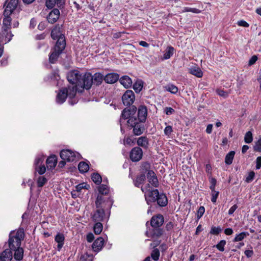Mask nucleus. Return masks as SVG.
Masks as SVG:
<instances>
[{
	"label": "nucleus",
	"instance_id": "obj_1",
	"mask_svg": "<svg viewBox=\"0 0 261 261\" xmlns=\"http://www.w3.org/2000/svg\"><path fill=\"white\" fill-rule=\"evenodd\" d=\"M67 78L70 84L79 86L81 89L89 90L93 84L92 75L90 73H82L77 70L69 71L67 74Z\"/></svg>",
	"mask_w": 261,
	"mask_h": 261
},
{
	"label": "nucleus",
	"instance_id": "obj_2",
	"mask_svg": "<svg viewBox=\"0 0 261 261\" xmlns=\"http://www.w3.org/2000/svg\"><path fill=\"white\" fill-rule=\"evenodd\" d=\"M24 238V232L23 228L17 230L11 231L9 234L8 241L10 249H16L21 246V241Z\"/></svg>",
	"mask_w": 261,
	"mask_h": 261
},
{
	"label": "nucleus",
	"instance_id": "obj_3",
	"mask_svg": "<svg viewBox=\"0 0 261 261\" xmlns=\"http://www.w3.org/2000/svg\"><path fill=\"white\" fill-rule=\"evenodd\" d=\"M144 122H141L137 118H132L127 120V125L130 129H133V133L136 136L143 134L144 130Z\"/></svg>",
	"mask_w": 261,
	"mask_h": 261
},
{
	"label": "nucleus",
	"instance_id": "obj_4",
	"mask_svg": "<svg viewBox=\"0 0 261 261\" xmlns=\"http://www.w3.org/2000/svg\"><path fill=\"white\" fill-rule=\"evenodd\" d=\"M112 201L109 198L101 195H98L95 201L96 208L109 211L112 206Z\"/></svg>",
	"mask_w": 261,
	"mask_h": 261
},
{
	"label": "nucleus",
	"instance_id": "obj_5",
	"mask_svg": "<svg viewBox=\"0 0 261 261\" xmlns=\"http://www.w3.org/2000/svg\"><path fill=\"white\" fill-rule=\"evenodd\" d=\"M61 159L67 162H73L80 159V154L69 149L62 150L60 152Z\"/></svg>",
	"mask_w": 261,
	"mask_h": 261
},
{
	"label": "nucleus",
	"instance_id": "obj_6",
	"mask_svg": "<svg viewBox=\"0 0 261 261\" xmlns=\"http://www.w3.org/2000/svg\"><path fill=\"white\" fill-rule=\"evenodd\" d=\"M135 99V94L132 90H126L122 96L123 103L126 106L132 105L134 103Z\"/></svg>",
	"mask_w": 261,
	"mask_h": 261
},
{
	"label": "nucleus",
	"instance_id": "obj_7",
	"mask_svg": "<svg viewBox=\"0 0 261 261\" xmlns=\"http://www.w3.org/2000/svg\"><path fill=\"white\" fill-rule=\"evenodd\" d=\"M137 109L135 106H133L130 109H127L126 108L124 109L121 113V118L120 121L122 122V120L128 119L127 120H129V119L132 118H136L135 114L137 111Z\"/></svg>",
	"mask_w": 261,
	"mask_h": 261
},
{
	"label": "nucleus",
	"instance_id": "obj_8",
	"mask_svg": "<svg viewBox=\"0 0 261 261\" xmlns=\"http://www.w3.org/2000/svg\"><path fill=\"white\" fill-rule=\"evenodd\" d=\"M143 151L139 147H134L129 153V157L133 162H138L142 158Z\"/></svg>",
	"mask_w": 261,
	"mask_h": 261
},
{
	"label": "nucleus",
	"instance_id": "obj_9",
	"mask_svg": "<svg viewBox=\"0 0 261 261\" xmlns=\"http://www.w3.org/2000/svg\"><path fill=\"white\" fill-rule=\"evenodd\" d=\"M11 15H6L4 12V18L3 21V25L2 27V32H4L5 34L8 35V31L11 30L12 19L10 17Z\"/></svg>",
	"mask_w": 261,
	"mask_h": 261
},
{
	"label": "nucleus",
	"instance_id": "obj_10",
	"mask_svg": "<svg viewBox=\"0 0 261 261\" xmlns=\"http://www.w3.org/2000/svg\"><path fill=\"white\" fill-rule=\"evenodd\" d=\"M67 91V95L70 99L74 98L76 95V92L81 93L84 89H81L80 87L76 85L68 86L67 88H64Z\"/></svg>",
	"mask_w": 261,
	"mask_h": 261
},
{
	"label": "nucleus",
	"instance_id": "obj_11",
	"mask_svg": "<svg viewBox=\"0 0 261 261\" xmlns=\"http://www.w3.org/2000/svg\"><path fill=\"white\" fill-rule=\"evenodd\" d=\"M159 193L158 190L153 189L146 192V193H144L145 200L148 204L155 202L156 197L159 196Z\"/></svg>",
	"mask_w": 261,
	"mask_h": 261
},
{
	"label": "nucleus",
	"instance_id": "obj_12",
	"mask_svg": "<svg viewBox=\"0 0 261 261\" xmlns=\"http://www.w3.org/2000/svg\"><path fill=\"white\" fill-rule=\"evenodd\" d=\"M106 211L102 208H96V211L92 215L91 218L92 220L94 222L102 221L106 217Z\"/></svg>",
	"mask_w": 261,
	"mask_h": 261
},
{
	"label": "nucleus",
	"instance_id": "obj_13",
	"mask_svg": "<svg viewBox=\"0 0 261 261\" xmlns=\"http://www.w3.org/2000/svg\"><path fill=\"white\" fill-rule=\"evenodd\" d=\"M19 0H10L8 2L4 11L6 15H11L13 12L16 9Z\"/></svg>",
	"mask_w": 261,
	"mask_h": 261
},
{
	"label": "nucleus",
	"instance_id": "obj_14",
	"mask_svg": "<svg viewBox=\"0 0 261 261\" xmlns=\"http://www.w3.org/2000/svg\"><path fill=\"white\" fill-rule=\"evenodd\" d=\"M164 222V217L159 214L153 216L150 220V225L153 228H159L162 225Z\"/></svg>",
	"mask_w": 261,
	"mask_h": 261
},
{
	"label": "nucleus",
	"instance_id": "obj_15",
	"mask_svg": "<svg viewBox=\"0 0 261 261\" xmlns=\"http://www.w3.org/2000/svg\"><path fill=\"white\" fill-rule=\"evenodd\" d=\"M147 116V109L145 106H140L138 109V120L141 122H145Z\"/></svg>",
	"mask_w": 261,
	"mask_h": 261
},
{
	"label": "nucleus",
	"instance_id": "obj_16",
	"mask_svg": "<svg viewBox=\"0 0 261 261\" xmlns=\"http://www.w3.org/2000/svg\"><path fill=\"white\" fill-rule=\"evenodd\" d=\"M60 15L59 10L58 9H54L47 17L48 22L52 24L55 23L59 18Z\"/></svg>",
	"mask_w": 261,
	"mask_h": 261
},
{
	"label": "nucleus",
	"instance_id": "obj_17",
	"mask_svg": "<svg viewBox=\"0 0 261 261\" xmlns=\"http://www.w3.org/2000/svg\"><path fill=\"white\" fill-rule=\"evenodd\" d=\"M104 244V239L102 237H99L95 240L92 245L93 251L97 253L102 248Z\"/></svg>",
	"mask_w": 261,
	"mask_h": 261
},
{
	"label": "nucleus",
	"instance_id": "obj_18",
	"mask_svg": "<svg viewBox=\"0 0 261 261\" xmlns=\"http://www.w3.org/2000/svg\"><path fill=\"white\" fill-rule=\"evenodd\" d=\"M147 176L149 184H150L154 187H158V179L153 171H148V172L147 173Z\"/></svg>",
	"mask_w": 261,
	"mask_h": 261
},
{
	"label": "nucleus",
	"instance_id": "obj_19",
	"mask_svg": "<svg viewBox=\"0 0 261 261\" xmlns=\"http://www.w3.org/2000/svg\"><path fill=\"white\" fill-rule=\"evenodd\" d=\"M54 47V49L62 53L66 46L65 36H61L58 39Z\"/></svg>",
	"mask_w": 261,
	"mask_h": 261
},
{
	"label": "nucleus",
	"instance_id": "obj_20",
	"mask_svg": "<svg viewBox=\"0 0 261 261\" xmlns=\"http://www.w3.org/2000/svg\"><path fill=\"white\" fill-rule=\"evenodd\" d=\"M57 157L56 155H52L49 156L46 161L47 168L48 170H53L54 169L57 164Z\"/></svg>",
	"mask_w": 261,
	"mask_h": 261
},
{
	"label": "nucleus",
	"instance_id": "obj_21",
	"mask_svg": "<svg viewBox=\"0 0 261 261\" xmlns=\"http://www.w3.org/2000/svg\"><path fill=\"white\" fill-rule=\"evenodd\" d=\"M119 78L118 74L110 73L107 74L104 77L105 81L108 84H113L116 82Z\"/></svg>",
	"mask_w": 261,
	"mask_h": 261
},
{
	"label": "nucleus",
	"instance_id": "obj_22",
	"mask_svg": "<svg viewBox=\"0 0 261 261\" xmlns=\"http://www.w3.org/2000/svg\"><path fill=\"white\" fill-rule=\"evenodd\" d=\"M62 27V25L57 24L51 31V36L54 40L57 39L61 36H64L61 33Z\"/></svg>",
	"mask_w": 261,
	"mask_h": 261
},
{
	"label": "nucleus",
	"instance_id": "obj_23",
	"mask_svg": "<svg viewBox=\"0 0 261 261\" xmlns=\"http://www.w3.org/2000/svg\"><path fill=\"white\" fill-rule=\"evenodd\" d=\"M67 91L64 88L61 89L57 95L56 101L58 103H63L67 97Z\"/></svg>",
	"mask_w": 261,
	"mask_h": 261
},
{
	"label": "nucleus",
	"instance_id": "obj_24",
	"mask_svg": "<svg viewBox=\"0 0 261 261\" xmlns=\"http://www.w3.org/2000/svg\"><path fill=\"white\" fill-rule=\"evenodd\" d=\"M1 261H11L12 258V253L10 249H6L0 254Z\"/></svg>",
	"mask_w": 261,
	"mask_h": 261
},
{
	"label": "nucleus",
	"instance_id": "obj_25",
	"mask_svg": "<svg viewBox=\"0 0 261 261\" xmlns=\"http://www.w3.org/2000/svg\"><path fill=\"white\" fill-rule=\"evenodd\" d=\"M156 201L160 206H165L168 203L167 198L164 194H160L159 193V196L156 197Z\"/></svg>",
	"mask_w": 261,
	"mask_h": 261
},
{
	"label": "nucleus",
	"instance_id": "obj_26",
	"mask_svg": "<svg viewBox=\"0 0 261 261\" xmlns=\"http://www.w3.org/2000/svg\"><path fill=\"white\" fill-rule=\"evenodd\" d=\"M119 82L126 88H128L132 85V79L127 75L122 76L119 79Z\"/></svg>",
	"mask_w": 261,
	"mask_h": 261
},
{
	"label": "nucleus",
	"instance_id": "obj_27",
	"mask_svg": "<svg viewBox=\"0 0 261 261\" xmlns=\"http://www.w3.org/2000/svg\"><path fill=\"white\" fill-rule=\"evenodd\" d=\"M55 241L58 243L57 249L60 251L62 248L65 240V237L63 234L58 233L55 237Z\"/></svg>",
	"mask_w": 261,
	"mask_h": 261
},
{
	"label": "nucleus",
	"instance_id": "obj_28",
	"mask_svg": "<svg viewBox=\"0 0 261 261\" xmlns=\"http://www.w3.org/2000/svg\"><path fill=\"white\" fill-rule=\"evenodd\" d=\"M160 254L159 249H154L151 253V256L147 257L144 261H157L159 258Z\"/></svg>",
	"mask_w": 261,
	"mask_h": 261
},
{
	"label": "nucleus",
	"instance_id": "obj_29",
	"mask_svg": "<svg viewBox=\"0 0 261 261\" xmlns=\"http://www.w3.org/2000/svg\"><path fill=\"white\" fill-rule=\"evenodd\" d=\"M137 144L138 146L143 147V148L147 149L148 146V139L145 136H142L138 138Z\"/></svg>",
	"mask_w": 261,
	"mask_h": 261
},
{
	"label": "nucleus",
	"instance_id": "obj_30",
	"mask_svg": "<svg viewBox=\"0 0 261 261\" xmlns=\"http://www.w3.org/2000/svg\"><path fill=\"white\" fill-rule=\"evenodd\" d=\"M190 73L197 77H201L203 76V72L201 69L197 66H192L189 69Z\"/></svg>",
	"mask_w": 261,
	"mask_h": 261
},
{
	"label": "nucleus",
	"instance_id": "obj_31",
	"mask_svg": "<svg viewBox=\"0 0 261 261\" xmlns=\"http://www.w3.org/2000/svg\"><path fill=\"white\" fill-rule=\"evenodd\" d=\"M11 251H14L15 253L14 254V257L15 259L17 260H20L23 258V250L22 248L19 247L18 248H16V249H10Z\"/></svg>",
	"mask_w": 261,
	"mask_h": 261
},
{
	"label": "nucleus",
	"instance_id": "obj_32",
	"mask_svg": "<svg viewBox=\"0 0 261 261\" xmlns=\"http://www.w3.org/2000/svg\"><path fill=\"white\" fill-rule=\"evenodd\" d=\"M103 75L100 73H95L93 76H92L93 78V83L95 84L96 85H100L103 80H104Z\"/></svg>",
	"mask_w": 261,
	"mask_h": 261
},
{
	"label": "nucleus",
	"instance_id": "obj_33",
	"mask_svg": "<svg viewBox=\"0 0 261 261\" xmlns=\"http://www.w3.org/2000/svg\"><path fill=\"white\" fill-rule=\"evenodd\" d=\"M174 48L171 46H168L163 55V59L167 60L171 58L173 55Z\"/></svg>",
	"mask_w": 261,
	"mask_h": 261
},
{
	"label": "nucleus",
	"instance_id": "obj_34",
	"mask_svg": "<svg viewBox=\"0 0 261 261\" xmlns=\"http://www.w3.org/2000/svg\"><path fill=\"white\" fill-rule=\"evenodd\" d=\"M61 53V52L56 50L54 49V50L49 56V60L50 63L52 64L55 63Z\"/></svg>",
	"mask_w": 261,
	"mask_h": 261
},
{
	"label": "nucleus",
	"instance_id": "obj_35",
	"mask_svg": "<svg viewBox=\"0 0 261 261\" xmlns=\"http://www.w3.org/2000/svg\"><path fill=\"white\" fill-rule=\"evenodd\" d=\"M78 168L81 173L87 172L89 169V166L88 163L85 162H81L78 165Z\"/></svg>",
	"mask_w": 261,
	"mask_h": 261
},
{
	"label": "nucleus",
	"instance_id": "obj_36",
	"mask_svg": "<svg viewBox=\"0 0 261 261\" xmlns=\"http://www.w3.org/2000/svg\"><path fill=\"white\" fill-rule=\"evenodd\" d=\"M165 90L170 92L172 94H176L178 91L177 87L173 84H168L164 87Z\"/></svg>",
	"mask_w": 261,
	"mask_h": 261
},
{
	"label": "nucleus",
	"instance_id": "obj_37",
	"mask_svg": "<svg viewBox=\"0 0 261 261\" xmlns=\"http://www.w3.org/2000/svg\"><path fill=\"white\" fill-rule=\"evenodd\" d=\"M234 154L235 152L234 151H231L226 154L225 159L226 164L230 165L232 163Z\"/></svg>",
	"mask_w": 261,
	"mask_h": 261
},
{
	"label": "nucleus",
	"instance_id": "obj_38",
	"mask_svg": "<svg viewBox=\"0 0 261 261\" xmlns=\"http://www.w3.org/2000/svg\"><path fill=\"white\" fill-rule=\"evenodd\" d=\"M98 191L99 194L98 195H101L105 196L109 192V189L107 185H101L98 188Z\"/></svg>",
	"mask_w": 261,
	"mask_h": 261
},
{
	"label": "nucleus",
	"instance_id": "obj_39",
	"mask_svg": "<svg viewBox=\"0 0 261 261\" xmlns=\"http://www.w3.org/2000/svg\"><path fill=\"white\" fill-rule=\"evenodd\" d=\"M93 227V230L95 234H99L102 230L103 226L100 222H96Z\"/></svg>",
	"mask_w": 261,
	"mask_h": 261
},
{
	"label": "nucleus",
	"instance_id": "obj_40",
	"mask_svg": "<svg viewBox=\"0 0 261 261\" xmlns=\"http://www.w3.org/2000/svg\"><path fill=\"white\" fill-rule=\"evenodd\" d=\"M145 179V175L144 174H141V175L138 176L136 177V179L135 181V185L136 187H139L140 185H141Z\"/></svg>",
	"mask_w": 261,
	"mask_h": 261
},
{
	"label": "nucleus",
	"instance_id": "obj_41",
	"mask_svg": "<svg viewBox=\"0 0 261 261\" xmlns=\"http://www.w3.org/2000/svg\"><path fill=\"white\" fill-rule=\"evenodd\" d=\"M91 179L96 185H99L102 181L101 176L98 173H93L91 175Z\"/></svg>",
	"mask_w": 261,
	"mask_h": 261
},
{
	"label": "nucleus",
	"instance_id": "obj_42",
	"mask_svg": "<svg viewBox=\"0 0 261 261\" xmlns=\"http://www.w3.org/2000/svg\"><path fill=\"white\" fill-rule=\"evenodd\" d=\"M248 235L249 233L247 232H242L239 234H236L233 239V242L241 241Z\"/></svg>",
	"mask_w": 261,
	"mask_h": 261
},
{
	"label": "nucleus",
	"instance_id": "obj_43",
	"mask_svg": "<svg viewBox=\"0 0 261 261\" xmlns=\"http://www.w3.org/2000/svg\"><path fill=\"white\" fill-rule=\"evenodd\" d=\"M44 160V156L42 154H38L36 157L34 161V167L41 165Z\"/></svg>",
	"mask_w": 261,
	"mask_h": 261
},
{
	"label": "nucleus",
	"instance_id": "obj_44",
	"mask_svg": "<svg viewBox=\"0 0 261 261\" xmlns=\"http://www.w3.org/2000/svg\"><path fill=\"white\" fill-rule=\"evenodd\" d=\"M8 35L5 34L4 32H2V35L4 38L5 43H7L10 42L12 37H13V35L12 34L11 31L10 30L8 31Z\"/></svg>",
	"mask_w": 261,
	"mask_h": 261
},
{
	"label": "nucleus",
	"instance_id": "obj_45",
	"mask_svg": "<svg viewBox=\"0 0 261 261\" xmlns=\"http://www.w3.org/2000/svg\"><path fill=\"white\" fill-rule=\"evenodd\" d=\"M35 170L36 172H38L39 174L42 175L46 171V168L44 165H38L37 166H35Z\"/></svg>",
	"mask_w": 261,
	"mask_h": 261
},
{
	"label": "nucleus",
	"instance_id": "obj_46",
	"mask_svg": "<svg viewBox=\"0 0 261 261\" xmlns=\"http://www.w3.org/2000/svg\"><path fill=\"white\" fill-rule=\"evenodd\" d=\"M142 88L143 83L141 81H137L133 85V89L136 92H140Z\"/></svg>",
	"mask_w": 261,
	"mask_h": 261
},
{
	"label": "nucleus",
	"instance_id": "obj_47",
	"mask_svg": "<svg viewBox=\"0 0 261 261\" xmlns=\"http://www.w3.org/2000/svg\"><path fill=\"white\" fill-rule=\"evenodd\" d=\"M150 165L148 163H143L140 167V170L142 174H145L146 172H148V171H150L149 170Z\"/></svg>",
	"mask_w": 261,
	"mask_h": 261
},
{
	"label": "nucleus",
	"instance_id": "obj_48",
	"mask_svg": "<svg viewBox=\"0 0 261 261\" xmlns=\"http://www.w3.org/2000/svg\"><path fill=\"white\" fill-rule=\"evenodd\" d=\"M222 231V229L220 227H216L213 226L211 227L210 233L214 235H218Z\"/></svg>",
	"mask_w": 261,
	"mask_h": 261
},
{
	"label": "nucleus",
	"instance_id": "obj_49",
	"mask_svg": "<svg viewBox=\"0 0 261 261\" xmlns=\"http://www.w3.org/2000/svg\"><path fill=\"white\" fill-rule=\"evenodd\" d=\"M47 182V179L43 176H39L37 181V186L38 187H43Z\"/></svg>",
	"mask_w": 261,
	"mask_h": 261
},
{
	"label": "nucleus",
	"instance_id": "obj_50",
	"mask_svg": "<svg viewBox=\"0 0 261 261\" xmlns=\"http://www.w3.org/2000/svg\"><path fill=\"white\" fill-rule=\"evenodd\" d=\"M201 11L198 9L194 8L184 7L182 10V12H192L194 13H199Z\"/></svg>",
	"mask_w": 261,
	"mask_h": 261
},
{
	"label": "nucleus",
	"instance_id": "obj_51",
	"mask_svg": "<svg viewBox=\"0 0 261 261\" xmlns=\"http://www.w3.org/2000/svg\"><path fill=\"white\" fill-rule=\"evenodd\" d=\"M93 255L86 253L81 256L80 261H93Z\"/></svg>",
	"mask_w": 261,
	"mask_h": 261
},
{
	"label": "nucleus",
	"instance_id": "obj_52",
	"mask_svg": "<svg viewBox=\"0 0 261 261\" xmlns=\"http://www.w3.org/2000/svg\"><path fill=\"white\" fill-rule=\"evenodd\" d=\"M253 140L252 134L251 132H247L244 137V141L246 143H250Z\"/></svg>",
	"mask_w": 261,
	"mask_h": 261
},
{
	"label": "nucleus",
	"instance_id": "obj_53",
	"mask_svg": "<svg viewBox=\"0 0 261 261\" xmlns=\"http://www.w3.org/2000/svg\"><path fill=\"white\" fill-rule=\"evenodd\" d=\"M89 187V186L86 183L83 182V183H81V184H79V185H76L75 188V190L77 192H81V190L83 189H88Z\"/></svg>",
	"mask_w": 261,
	"mask_h": 261
},
{
	"label": "nucleus",
	"instance_id": "obj_54",
	"mask_svg": "<svg viewBox=\"0 0 261 261\" xmlns=\"http://www.w3.org/2000/svg\"><path fill=\"white\" fill-rule=\"evenodd\" d=\"M226 244V242L225 240H221L219 242V243L216 245V247L220 251H224V246Z\"/></svg>",
	"mask_w": 261,
	"mask_h": 261
},
{
	"label": "nucleus",
	"instance_id": "obj_55",
	"mask_svg": "<svg viewBox=\"0 0 261 261\" xmlns=\"http://www.w3.org/2000/svg\"><path fill=\"white\" fill-rule=\"evenodd\" d=\"M156 229L153 230L152 236L153 237H160L163 234V230L162 229L155 228Z\"/></svg>",
	"mask_w": 261,
	"mask_h": 261
},
{
	"label": "nucleus",
	"instance_id": "obj_56",
	"mask_svg": "<svg viewBox=\"0 0 261 261\" xmlns=\"http://www.w3.org/2000/svg\"><path fill=\"white\" fill-rule=\"evenodd\" d=\"M219 194V192L218 191H216L215 190H211V201L213 203H215L216 202Z\"/></svg>",
	"mask_w": 261,
	"mask_h": 261
},
{
	"label": "nucleus",
	"instance_id": "obj_57",
	"mask_svg": "<svg viewBox=\"0 0 261 261\" xmlns=\"http://www.w3.org/2000/svg\"><path fill=\"white\" fill-rule=\"evenodd\" d=\"M253 148L254 151L261 152V137L255 142Z\"/></svg>",
	"mask_w": 261,
	"mask_h": 261
},
{
	"label": "nucleus",
	"instance_id": "obj_58",
	"mask_svg": "<svg viewBox=\"0 0 261 261\" xmlns=\"http://www.w3.org/2000/svg\"><path fill=\"white\" fill-rule=\"evenodd\" d=\"M56 4H57V0H46V6L48 8H53Z\"/></svg>",
	"mask_w": 261,
	"mask_h": 261
},
{
	"label": "nucleus",
	"instance_id": "obj_59",
	"mask_svg": "<svg viewBox=\"0 0 261 261\" xmlns=\"http://www.w3.org/2000/svg\"><path fill=\"white\" fill-rule=\"evenodd\" d=\"M205 212V208L203 206H201L198 210L197 212V218L199 219L201 218Z\"/></svg>",
	"mask_w": 261,
	"mask_h": 261
},
{
	"label": "nucleus",
	"instance_id": "obj_60",
	"mask_svg": "<svg viewBox=\"0 0 261 261\" xmlns=\"http://www.w3.org/2000/svg\"><path fill=\"white\" fill-rule=\"evenodd\" d=\"M210 182L211 184V186H210V188L211 190H215V187L217 184V180L215 178L211 177L210 178Z\"/></svg>",
	"mask_w": 261,
	"mask_h": 261
},
{
	"label": "nucleus",
	"instance_id": "obj_61",
	"mask_svg": "<svg viewBox=\"0 0 261 261\" xmlns=\"http://www.w3.org/2000/svg\"><path fill=\"white\" fill-rule=\"evenodd\" d=\"M255 173L253 171L250 172L246 177V181L248 183L250 182L253 179Z\"/></svg>",
	"mask_w": 261,
	"mask_h": 261
},
{
	"label": "nucleus",
	"instance_id": "obj_62",
	"mask_svg": "<svg viewBox=\"0 0 261 261\" xmlns=\"http://www.w3.org/2000/svg\"><path fill=\"white\" fill-rule=\"evenodd\" d=\"M164 134L166 136H169L173 132L172 127L170 125L166 126L164 129Z\"/></svg>",
	"mask_w": 261,
	"mask_h": 261
},
{
	"label": "nucleus",
	"instance_id": "obj_63",
	"mask_svg": "<svg viewBox=\"0 0 261 261\" xmlns=\"http://www.w3.org/2000/svg\"><path fill=\"white\" fill-rule=\"evenodd\" d=\"M152 190L153 189L150 187L149 184H146L144 187H141V190L144 193H146V192Z\"/></svg>",
	"mask_w": 261,
	"mask_h": 261
},
{
	"label": "nucleus",
	"instance_id": "obj_64",
	"mask_svg": "<svg viewBox=\"0 0 261 261\" xmlns=\"http://www.w3.org/2000/svg\"><path fill=\"white\" fill-rule=\"evenodd\" d=\"M134 144V141L129 137H127L124 140V145L132 146Z\"/></svg>",
	"mask_w": 261,
	"mask_h": 261
}]
</instances>
